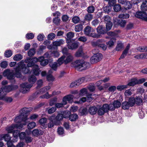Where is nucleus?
<instances>
[{
	"mask_svg": "<svg viewBox=\"0 0 147 147\" xmlns=\"http://www.w3.org/2000/svg\"><path fill=\"white\" fill-rule=\"evenodd\" d=\"M32 108L31 107L29 108H24L22 109L20 111L21 114L17 117L14 120V122L16 123H19L22 121H23L24 123L23 124V125L26 124V121L27 120V114L32 110Z\"/></svg>",
	"mask_w": 147,
	"mask_h": 147,
	"instance_id": "obj_1",
	"label": "nucleus"
},
{
	"mask_svg": "<svg viewBox=\"0 0 147 147\" xmlns=\"http://www.w3.org/2000/svg\"><path fill=\"white\" fill-rule=\"evenodd\" d=\"M49 65L51 68L52 69H51L49 70L47 74V80L48 82H50V83H48V86H47V90L50 89L52 85V82L55 79V78L52 75L53 72L52 69L54 71H56L58 64L57 63L54 62L53 63H49Z\"/></svg>",
	"mask_w": 147,
	"mask_h": 147,
	"instance_id": "obj_2",
	"label": "nucleus"
},
{
	"mask_svg": "<svg viewBox=\"0 0 147 147\" xmlns=\"http://www.w3.org/2000/svg\"><path fill=\"white\" fill-rule=\"evenodd\" d=\"M18 88V86L16 85H11L2 87L0 90V99H3L7 92L15 90Z\"/></svg>",
	"mask_w": 147,
	"mask_h": 147,
	"instance_id": "obj_3",
	"label": "nucleus"
},
{
	"mask_svg": "<svg viewBox=\"0 0 147 147\" xmlns=\"http://www.w3.org/2000/svg\"><path fill=\"white\" fill-rule=\"evenodd\" d=\"M94 32L95 30L89 26H86L84 29V33L86 35L93 38L99 37V35Z\"/></svg>",
	"mask_w": 147,
	"mask_h": 147,
	"instance_id": "obj_4",
	"label": "nucleus"
},
{
	"mask_svg": "<svg viewBox=\"0 0 147 147\" xmlns=\"http://www.w3.org/2000/svg\"><path fill=\"white\" fill-rule=\"evenodd\" d=\"M20 86L21 92L23 94H24L29 91L30 88L32 86V85L29 84L27 83H24L21 84Z\"/></svg>",
	"mask_w": 147,
	"mask_h": 147,
	"instance_id": "obj_5",
	"label": "nucleus"
},
{
	"mask_svg": "<svg viewBox=\"0 0 147 147\" xmlns=\"http://www.w3.org/2000/svg\"><path fill=\"white\" fill-rule=\"evenodd\" d=\"M23 127V125L20 124L18 125V124H12L10 126H8L6 128V130L8 133H12L15 130V128L20 129Z\"/></svg>",
	"mask_w": 147,
	"mask_h": 147,
	"instance_id": "obj_6",
	"label": "nucleus"
},
{
	"mask_svg": "<svg viewBox=\"0 0 147 147\" xmlns=\"http://www.w3.org/2000/svg\"><path fill=\"white\" fill-rule=\"evenodd\" d=\"M102 55L101 53H97L94 55L90 59V62L92 64L96 63L102 59Z\"/></svg>",
	"mask_w": 147,
	"mask_h": 147,
	"instance_id": "obj_7",
	"label": "nucleus"
},
{
	"mask_svg": "<svg viewBox=\"0 0 147 147\" xmlns=\"http://www.w3.org/2000/svg\"><path fill=\"white\" fill-rule=\"evenodd\" d=\"M102 40H98L96 42H94L92 45L94 46L98 47L100 48L103 50H105L107 49V46L105 44L102 43Z\"/></svg>",
	"mask_w": 147,
	"mask_h": 147,
	"instance_id": "obj_8",
	"label": "nucleus"
},
{
	"mask_svg": "<svg viewBox=\"0 0 147 147\" xmlns=\"http://www.w3.org/2000/svg\"><path fill=\"white\" fill-rule=\"evenodd\" d=\"M135 16L137 18L147 21V15L145 12L139 11L136 12Z\"/></svg>",
	"mask_w": 147,
	"mask_h": 147,
	"instance_id": "obj_9",
	"label": "nucleus"
},
{
	"mask_svg": "<svg viewBox=\"0 0 147 147\" xmlns=\"http://www.w3.org/2000/svg\"><path fill=\"white\" fill-rule=\"evenodd\" d=\"M83 63L82 60H77L75 61L72 62L71 65L72 67H75L78 70H80L81 68V64Z\"/></svg>",
	"mask_w": 147,
	"mask_h": 147,
	"instance_id": "obj_10",
	"label": "nucleus"
},
{
	"mask_svg": "<svg viewBox=\"0 0 147 147\" xmlns=\"http://www.w3.org/2000/svg\"><path fill=\"white\" fill-rule=\"evenodd\" d=\"M3 75L5 77H6L9 80L13 79L14 78V74L13 71H11L9 69L4 71L3 73Z\"/></svg>",
	"mask_w": 147,
	"mask_h": 147,
	"instance_id": "obj_11",
	"label": "nucleus"
},
{
	"mask_svg": "<svg viewBox=\"0 0 147 147\" xmlns=\"http://www.w3.org/2000/svg\"><path fill=\"white\" fill-rule=\"evenodd\" d=\"M97 31L98 34H105L108 32L105 26L102 25H100L98 27Z\"/></svg>",
	"mask_w": 147,
	"mask_h": 147,
	"instance_id": "obj_12",
	"label": "nucleus"
},
{
	"mask_svg": "<svg viewBox=\"0 0 147 147\" xmlns=\"http://www.w3.org/2000/svg\"><path fill=\"white\" fill-rule=\"evenodd\" d=\"M107 106L106 105L104 104L102 107L99 108L98 111L97 113L99 115H103L105 113H107Z\"/></svg>",
	"mask_w": 147,
	"mask_h": 147,
	"instance_id": "obj_13",
	"label": "nucleus"
},
{
	"mask_svg": "<svg viewBox=\"0 0 147 147\" xmlns=\"http://www.w3.org/2000/svg\"><path fill=\"white\" fill-rule=\"evenodd\" d=\"M34 60H35L36 61V62L38 61H40L41 65L42 66H45L46 65V60L45 59V58L43 56L39 57L38 58L34 57Z\"/></svg>",
	"mask_w": 147,
	"mask_h": 147,
	"instance_id": "obj_14",
	"label": "nucleus"
},
{
	"mask_svg": "<svg viewBox=\"0 0 147 147\" xmlns=\"http://www.w3.org/2000/svg\"><path fill=\"white\" fill-rule=\"evenodd\" d=\"M68 44H69L67 45L68 48L72 50L76 49L78 47V43L77 42H74L72 43H71L70 42Z\"/></svg>",
	"mask_w": 147,
	"mask_h": 147,
	"instance_id": "obj_15",
	"label": "nucleus"
},
{
	"mask_svg": "<svg viewBox=\"0 0 147 147\" xmlns=\"http://www.w3.org/2000/svg\"><path fill=\"white\" fill-rule=\"evenodd\" d=\"M54 118L55 117L53 116L50 117H49V122L48 123V125L49 128H51L53 127L54 124L55 125H57L58 124V123H57V122H55L54 123V122H55Z\"/></svg>",
	"mask_w": 147,
	"mask_h": 147,
	"instance_id": "obj_16",
	"label": "nucleus"
},
{
	"mask_svg": "<svg viewBox=\"0 0 147 147\" xmlns=\"http://www.w3.org/2000/svg\"><path fill=\"white\" fill-rule=\"evenodd\" d=\"M14 69L15 70V75L18 78H21L22 75L21 73V70L22 69L16 66Z\"/></svg>",
	"mask_w": 147,
	"mask_h": 147,
	"instance_id": "obj_17",
	"label": "nucleus"
},
{
	"mask_svg": "<svg viewBox=\"0 0 147 147\" xmlns=\"http://www.w3.org/2000/svg\"><path fill=\"white\" fill-rule=\"evenodd\" d=\"M130 44H128L126 46L125 50L123 51L119 59L124 58L126 56L128 52V51L129 49Z\"/></svg>",
	"mask_w": 147,
	"mask_h": 147,
	"instance_id": "obj_18",
	"label": "nucleus"
},
{
	"mask_svg": "<svg viewBox=\"0 0 147 147\" xmlns=\"http://www.w3.org/2000/svg\"><path fill=\"white\" fill-rule=\"evenodd\" d=\"M98 109L95 106L90 107L88 109V112L91 115L95 114L97 112Z\"/></svg>",
	"mask_w": 147,
	"mask_h": 147,
	"instance_id": "obj_19",
	"label": "nucleus"
},
{
	"mask_svg": "<svg viewBox=\"0 0 147 147\" xmlns=\"http://www.w3.org/2000/svg\"><path fill=\"white\" fill-rule=\"evenodd\" d=\"M73 96L71 95H69L65 96L63 99V102L64 104H66L67 101L70 102L73 99Z\"/></svg>",
	"mask_w": 147,
	"mask_h": 147,
	"instance_id": "obj_20",
	"label": "nucleus"
},
{
	"mask_svg": "<svg viewBox=\"0 0 147 147\" xmlns=\"http://www.w3.org/2000/svg\"><path fill=\"white\" fill-rule=\"evenodd\" d=\"M74 35V33L72 32H69L67 34L66 42L67 43H69L71 41V39L73 38Z\"/></svg>",
	"mask_w": 147,
	"mask_h": 147,
	"instance_id": "obj_21",
	"label": "nucleus"
},
{
	"mask_svg": "<svg viewBox=\"0 0 147 147\" xmlns=\"http://www.w3.org/2000/svg\"><path fill=\"white\" fill-rule=\"evenodd\" d=\"M143 98L141 96H136L135 98L136 104L138 105H140L142 104Z\"/></svg>",
	"mask_w": 147,
	"mask_h": 147,
	"instance_id": "obj_22",
	"label": "nucleus"
},
{
	"mask_svg": "<svg viewBox=\"0 0 147 147\" xmlns=\"http://www.w3.org/2000/svg\"><path fill=\"white\" fill-rule=\"evenodd\" d=\"M39 122L40 124V127L42 129H44L46 128V118H43L39 120Z\"/></svg>",
	"mask_w": 147,
	"mask_h": 147,
	"instance_id": "obj_23",
	"label": "nucleus"
},
{
	"mask_svg": "<svg viewBox=\"0 0 147 147\" xmlns=\"http://www.w3.org/2000/svg\"><path fill=\"white\" fill-rule=\"evenodd\" d=\"M90 63L88 62H84L83 60V63L81 64V68L80 71H82L83 70H85L90 67Z\"/></svg>",
	"mask_w": 147,
	"mask_h": 147,
	"instance_id": "obj_24",
	"label": "nucleus"
},
{
	"mask_svg": "<svg viewBox=\"0 0 147 147\" xmlns=\"http://www.w3.org/2000/svg\"><path fill=\"white\" fill-rule=\"evenodd\" d=\"M64 41L62 39L56 40L53 42V46L56 47L61 46L63 44Z\"/></svg>",
	"mask_w": 147,
	"mask_h": 147,
	"instance_id": "obj_25",
	"label": "nucleus"
},
{
	"mask_svg": "<svg viewBox=\"0 0 147 147\" xmlns=\"http://www.w3.org/2000/svg\"><path fill=\"white\" fill-rule=\"evenodd\" d=\"M88 113V111L87 109L86 108H81L80 109L79 115L80 116H83L86 115Z\"/></svg>",
	"mask_w": 147,
	"mask_h": 147,
	"instance_id": "obj_26",
	"label": "nucleus"
},
{
	"mask_svg": "<svg viewBox=\"0 0 147 147\" xmlns=\"http://www.w3.org/2000/svg\"><path fill=\"white\" fill-rule=\"evenodd\" d=\"M92 15L90 13H86L84 17V20L85 21H89L91 20L93 18Z\"/></svg>",
	"mask_w": 147,
	"mask_h": 147,
	"instance_id": "obj_27",
	"label": "nucleus"
},
{
	"mask_svg": "<svg viewBox=\"0 0 147 147\" xmlns=\"http://www.w3.org/2000/svg\"><path fill=\"white\" fill-rule=\"evenodd\" d=\"M130 105L129 102L126 101H125L122 103L121 107L124 110L128 109H129Z\"/></svg>",
	"mask_w": 147,
	"mask_h": 147,
	"instance_id": "obj_28",
	"label": "nucleus"
},
{
	"mask_svg": "<svg viewBox=\"0 0 147 147\" xmlns=\"http://www.w3.org/2000/svg\"><path fill=\"white\" fill-rule=\"evenodd\" d=\"M73 59V56L70 54H68L66 59L65 60V64H66L71 62Z\"/></svg>",
	"mask_w": 147,
	"mask_h": 147,
	"instance_id": "obj_29",
	"label": "nucleus"
},
{
	"mask_svg": "<svg viewBox=\"0 0 147 147\" xmlns=\"http://www.w3.org/2000/svg\"><path fill=\"white\" fill-rule=\"evenodd\" d=\"M126 22V21L125 20H117V24L121 27L124 28L125 26Z\"/></svg>",
	"mask_w": 147,
	"mask_h": 147,
	"instance_id": "obj_30",
	"label": "nucleus"
},
{
	"mask_svg": "<svg viewBox=\"0 0 147 147\" xmlns=\"http://www.w3.org/2000/svg\"><path fill=\"white\" fill-rule=\"evenodd\" d=\"M105 105H106L107 106V111L108 112V111H113L115 109V108L113 105V104H110L109 105L106 104H104Z\"/></svg>",
	"mask_w": 147,
	"mask_h": 147,
	"instance_id": "obj_31",
	"label": "nucleus"
},
{
	"mask_svg": "<svg viewBox=\"0 0 147 147\" xmlns=\"http://www.w3.org/2000/svg\"><path fill=\"white\" fill-rule=\"evenodd\" d=\"M78 118V116L76 114L74 113L70 115L69 119L71 121H75Z\"/></svg>",
	"mask_w": 147,
	"mask_h": 147,
	"instance_id": "obj_32",
	"label": "nucleus"
},
{
	"mask_svg": "<svg viewBox=\"0 0 147 147\" xmlns=\"http://www.w3.org/2000/svg\"><path fill=\"white\" fill-rule=\"evenodd\" d=\"M40 70L38 68V66L36 65L34 66V68H33V74L36 76H38L39 74Z\"/></svg>",
	"mask_w": 147,
	"mask_h": 147,
	"instance_id": "obj_33",
	"label": "nucleus"
},
{
	"mask_svg": "<svg viewBox=\"0 0 147 147\" xmlns=\"http://www.w3.org/2000/svg\"><path fill=\"white\" fill-rule=\"evenodd\" d=\"M24 62H25L24 61L22 60L18 63V66H16V67H19L22 68V69H26V65L24 63Z\"/></svg>",
	"mask_w": 147,
	"mask_h": 147,
	"instance_id": "obj_34",
	"label": "nucleus"
},
{
	"mask_svg": "<svg viewBox=\"0 0 147 147\" xmlns=\"http://www.w3.org/2000/svg\"><path fill=\"white\" fill-rule=\"evenodd\" d=\"M1 137L3 138L7 142H11L10 141L11 137L8 134H6L1 136Z\"/></svg>",
	"mask_w": 147,
	"mask_h": 147,
	"instance_id": "obj_35",
	"label": "nucleus"
},
{
	"mask_svg": "<svg viewBox=\"0 0 147 147\" xmlns=\"http://www.w3.org/2000/svg\"><path fill=\"white\" fill-rule=\"evenodd\" d=\"M102 21L105 23L111 22V19L110 17L108 15H106L102 18Z\"/></svg>",
	"mask_w": 147,
	"mask_h": 147,
	"instance_id": "obj_36",
	"label": "nucleus"
},
{
	"mask_svg": "<svg viewBox=\"0 0 147 147\" xmlns=\"http://www.w3.org/2000/svg\"><path fill=\"white\" fill-rule=\"evenodd\" d=\"M114 40L115 41V39L114 38H112L109 41L106 42V44L109 47H111L114 46Z\"/></svg>",
	"mask_w": 147,
	"mask_h": 147,
	"instance_id": "obj_37",
	"label": "nucleus"
},
{
	"mask_svg": "<svg viewBox=\"0 0 147 147\" xmlns=\"http://www.w3.org/2000/svg\"><path fill=\"white\" fill-rule=\"evenodd\" d=\"M128 102L131 107L133 106L136 104L135 98L133 97H130L129 99Z\"/></svg>",
	"mask_w": 147,
	"mask_h": 147,
	"instance_id": "obj_38",
	"label": "nucleus"
},
{
	"mask_svg": "<svg viewBox=\"0 0 147 147\" xmlns=\"http://www.w3.org/2000/svg\"><path fill=\"white\" fill-rule=\"evenodd\" d=\"M36 80V77L33 75L30 76L28 79L29 82L32 84L34 83Z\"/></svg>",
	"mask_w": 147,
	"mask_h": 147,
	"instance_id": "obj_39",
	"label": "nucleus"
},
{
	"mask_svg": "<svg viewBox=\"0 0 147 147\" xmlns=\"http://www.w3.org/2000/svg\"><path fill=\"white\" fill-rule=\"evenodd\" d=\"M129 14L125 13H123L119 15L118 17L121 19H126L129 17Z\"/></svg>",
	"mask_w": 147,
	"mask_h": 147,
	"instance_id": "obj_40",
	"label": "nucleus"
},
{
	"mask_svg": "<svg viewBox=\"0 0 147 147\" xmlns=\"http://www.w3.org/2000/svg\"><path fill=\"white\" fill-rule=\"evenodd\" d=\"M121 9V6L119 4H115L113 6V9L115 12L119 11Z\"/></svg>",
	"mask_w": 147,
	"mask_h": 147,
	"instance_id": "obj_41",
	"label": "nucleus"
},
{
	"mask_svg": "<svg viewBox=\"0 0 147 147\" xmlns=\"http://www.w3.org/2000/svg\"><path fill=\"white\" fill-rule=\"evenodd\" d=\"M72 22L75 24H77L80 22V18L78 16H74L71 19Z\"/></svg>",
	"mask_w": 147,
	"mask_h": 147,
	"instance_id": "obj_42",
	"label": "nucleus"
},
{
	"mask_svg": "<svg viewBox=\"0 0 147 147\" xmlns=\"http://www.w3.org/2000/svg\"><path fill=\"white\" fill-rule=\"evenodd\" d=\"M23 58V56L20 54H16L13 57V59L14 61H19Z\"/></svg>",
	"mask_w": 147,
	"mask_h": 147,
	"instance_id": "obj_43",
	"label": "nucleus"
},
{
	"mask_svg": "<svg viewBox=\"0 0 147 147\" xmlns=\"http://www.w3.org/2000/svg\"><path fill=\"white\" fill-rule=\"evenodd\" d=\"M65 56L63 55L60 58L58 59L57 61L59 66L61 65L63 63H65V60L64 59H65Z\"/></svg>",
	"mask_w": 147,
	"mask_h": 147,
	"instance_id": "obj_44",
	"label": "nucleus"
},
{
	"mask_svg": "<svg viewBox=\"0 0 147 147\" xmlns=\"http://www.w3.org/2000/svg\"><path fill=\"white\" fill-rule=\"evenodd\" d=\"M83 29V26L82 24H79L75 26V30L76 32H79Z\"/></svg>",
	"mask_w": 147,
	"mask_h": 147,
	"instance_id": "obj_45",
	"label": "nucleus"
},
{
	"mask_svg": "<svg viewBox=\"0 0 147 147\" xmlns=\"http://www.w3.org/2000/svg\"><path fill=\"white\" fill-rule=\"evenodd\" d=\"M36 62V60H34V58L31 59V61L28 63L27 66L28 67H33V68H34V66L36 65L35 64V62Z\"/></svg>",
	"mask_w": 147,
	"mask_h": 147,
	"instance_id": "obj_46",
	"label": "nucleus"
},
{
	"mask_svg": "<svg viewBox=\"0 0 147 147\" xmlns=\"http://www.w3.org/2000/svg\"><path fill=\"white\" fill-rule=\"evenodd\" d=\"M60 21L61 20L59 18L55 17L53 19V22L55 24L58 25L60 24Z\"/></svg>",
	"mask_w": 147,
	"mask_h": 147,
	"instance_id": "obj_47",
	"label": "nucleus"
},
{
	"mask_svg": "<svg viewBox=\"0 0 147 147\" xmlns=\"http://www.w3.org/2000/svg\"><path fill=\"white\" fill-rule=\"evenodd\" d=\"M142 11L145 12L147 10V5L145 2H143L141 5Z\"/></svg>",
	"mask_w": 147,
	"mask_h": 147,
	"instance_id": "obj_48",
	"label": "nucleus"
},
{
	"mask_svg": "<svg viewBox=\"0 0 147 147\" xmlns=\"http://www.w3.org/2000/svg\"><path fill=\"white\" fill-rule=\"evenodd\" d=\"M103 10L105 13H108L111 12V8L109 5L103 7Z\"/></svg>",
	"mask_w": 147,
	"mask_h": 147,
	"instance_id": "obj_49",
	"label": "nucleus"
},
{
	"mask_svg": "<svg viewBox=\"0 0 147 147\" xmlns=\"http://www.w3.org/2000/svg\"><path fill=\"white\" fill-rule=\"evenodd\" d=\"M35 53V50L34 48L31 49L28 52V54L29 57L34 55Z\"/></svg>",
	"mask_w": 147,
	"mask_h": 147,
	"instance_id": "obj_50",
	"label": "nucleus"
},
{
	"mask_svg": "<svg viewBox=\"0 0 147 147\" xmlns=\"http://www.w3.org/2000/svg\"><path fill=\"white\" fill-rule=\"evenodd\" d=\"M24 140L26 143H28L31 142L33 139L31 136L27 135L26 136V137H25Z\"/></svg>",
	"mask_w": 147,
	"mask_h": 147,
	"instance_id": "obj_51",
	"label": "nucleus"
},
{
	"mask_svg": "<svg viewBox=\"0 0 147 147\" xmlns=\"http://www.w3.org/2000/svg\"><path fill=\"white\" fill-rule=\"evenodd\" d=\"M82 50L81 48H80L75 54V56L77 57H81L83 55Z\"/></svg>",
	"mask_w": 147,
	"mask_h": 147,
	"instance_id": "obj_52",
	"label": "nucleus"
},
{
	"mask_svg": "<svg viewBox=\"0 0 147 147\" xmlns=\"http://www.w3.org/2000/svg\"><path fill=\"white\" fill-rule=\"evenodd\" d=\"M36 123L34 122H32L30 123L27 126L28 128V129H32L34 128L36 126Z\"/></svg>",
	"mask_w": 147,
	"mask_h": 147,
	"instance_id": "obj_53",
	"label": "nucleus"
},
{
	"mask_svg": "<svg viewBox=\"0 0 147 147\" xmlns=\"http://www.w3.org/2000/svg\"><path fill=\"white\" fill-rule=\"evenodd\" d=\"M113 24L111 22L106 23V27L105 28L107 31L110 30Z\"/></svg>",
	"mask_w": 147,
	"mask_h": 147,
	"instance_id": "obj_54",
	"label": "nucleus"
},
{
	"mask_svg": "<svg viewBox=\"0 0 147 147\" xmlns=\"http://www.w3.org/2000/svg\"><path fill=\"white\" fill-rule=\"evenodd\" d=\"M95 10V7L93 6H89L87 8V11L89 13H92L94 12Z\"/></svg>",
	"mask_w": 147,
	"mask_h": 147,
	"instance_id": "obj_55",
	"label": "nucleus"
},
{
	"mask_svg": "<svg viewBox=\"0 0 147 147\" xmlns=\"http://www.w3.org/2000/svg\"><path fill=\"white\" fill-rule=\"evenodd\" d=\"M61 113L63 115V117L64 118L68 117L70 116V112L67 111L61 112Z\"/></svg>",
	"mask_w": 147,
	"mask_h": 147,
	"instance_id": "obj_56",
	"label": "nucleus"
},
{
	"mask_svg": "<svg viewBox=\"0 0 147 147\" xmlns=\"http://www.w3.org/2000/svg\"><path fill=\"white\" fill-rule=\"evenodd\" d=\"M87 90L85 88H83L80 90L79 95L80 96H83L84 95L87 94Z\"/></svg>",
	"mask_w": 147,
	"mask_h": 147,
	"instance_id": "obj_57",
	"label": "nucleus"
},
{
	"mask_svg": "<svg viewBox=\"0 0 147 147\" xmlns=\"http://www.w3.org/2000/svg\"><path fill=\"white\" fill-rule=\"evenodd\" d=\"M115 109L119 107L121 105V102L118 100H115L113 102Z\"/></svg>",
	"mask_w": 147,
	"mask_h": 147,
	"instance_id": "obj_58",
	"label": "nucleus"
},
{
	"mask_svg": "<svg viewBox=\"0 0 147 147\" xmlns=\"http://www.w3.org/2000/svg\"><path fill=\"white\" fill-rule=\"evenodd\" d=\"M127 88V85H121L118 86L117 87V88L119 91H121Z\"/></svg>",
	"mask_w": 147,
	"mask_h": 147,
	"instance_id": "obj_59",
	"label": "nucleus"
},
{
	"mask_svg": "<svg viewBox=\"0 0 147 147\" xmlns=\"http://www.w3.org/2000/svg\"><path fill=\"white\" fill-rule=\"evenodd\" d=\"M85 78L84 77H83L76 81L78 83V86H79L80 84L84 82L85 80Z\"/></svg>",
	"mask_w": 147,
	"mask_h": 147,
	"instance_id": "obj_60",
	"label": "nucleus"
},
{
	"mask_svg": "<svg viewBox=\"0 0 147 147\" xmlns=\"http://www.w3.org/2000/svg\"><path fill=\"white\" fill-rule=\"evenodd\" d=\"M55 34L54 33H52L48 35V39L49 40H52L55 38Z\"/></svg>",
	"mask_w": 147,
	"mask_h": 147,
	"instance_id": "obj_61",
	"label": "nucleus"
},
{
	"mask_svg": "<svg viewBox=\"0 0 147 147\" xmlns=\"http://www.w3.org/2000/svg\"><path fill=\"white\" fill-rule=\"evenodd\" d=\"M63 118V115L61 113H59L57 114L56 117V119L57 121H60Z\"/></svg>",
	"mask_w": 147,
	"mask_h": 147,
	"instance_id": "obj_62",
	"label": "nucleus"
},
{
	"mask_svg": "<svg viewBox=\"0 0 147 147\" xmlns=\"http://www.w3.org/2000/svg\"><path fill=\"white\" fill-rule=\"evenodd\" d=\"M12 52L10 50H8L5 52V56L6 57H9L12 55Z\"/></svg>",
	"mask_w": 147,
	"mask_h": 147,
	"instance_id": "obj_63",
	"label": "nucleus"
},
{
	"mask_svg": "<svg viewBox=\"0 0 147 147\" xmlns=\"http://www.w3.org/2000/svg\"><path fill=\"white\" fill-rule=\"evenodd\" d=\"M132 7V4L129 1H127L126 2V4L125 5V7L126 10L129 9H130Z\"/></svg>",
	"mask_w": 147,
	"mask_h": 147,
	"instance_id": "obj_64",
	"label": "nucleus"
}]
</instances>
